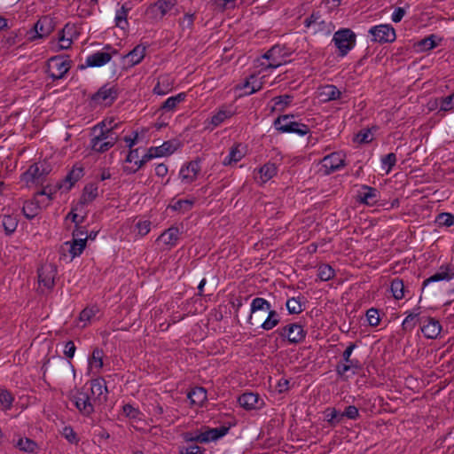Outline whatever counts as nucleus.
<instances>
[{
    "label": "nucleus",
    "instance_id": "obj_1",
    "mask_svg": "<svg viewBox=\"0 0 454 454\" xmlns=\"http://www.w3.org/2000/svg\"><path fill=\"white\" fill-rule=\"evenodd\" d=\"M117 139L113 128L101 121L92 128L90 148L94 153H103L114 147Z\"/></svg>",
    "mask_w": 454,
    "mask_h": 454
},
{
    "label": "nucleus",
    "instance_id": "obj_2",
    "mask_svg": "<svg viewBox=\"0 0 454 454\" xmlns=\"http://www.w3.org/2000/svg\"><path fill=\"white\" fill-rule=\"evenodd\" d=\"M291 56L290 50L285 45L276 44L267 51L262 58L268 61L267 64L262 63L264 70L276 69L289 62Z\"/></svg>",
    "mask_w": 454,
    "mask_h": 454
},
{
    "label": "nucleus",
    "instance_id": "obj_3",
    "mask_svg": "<svg viewBox=\"0 0 454 454\" xmlns=\"http://www.w3.org/2000/svg\"><path fill=\"white\" fill-rule=\"evenodd\" d=\"M80 32L74 23H67L59 32L56 41H51V50L55 52L68 50L72 44L78 39Z\"/></svg>",
    "mask_w": 454,
    "mask_h": 454
},
{
    "label": "nucleus",
    "instance_id": "obj_4",
    "mask_svg": "<svg viewBox=\"0 0 454 454\" xmlns=\"http://www.w3.org/2000/svg\"><path fill=\"white\" fill-rule=\"evenodd\" d=\"M51 171L50 163L45 160L35 162L20 176V180L26 186L30 187L38 184L44 180V177Z\"/></svg>",
    "mask_w": 454,
    "mask_h": 454
},
{
    "label": "nucleus",
    "instance_id": "obj_5",
    "mask_svg": "<svg viewBox=\"0 0 454 454\" xmlns=\"http://www.w3.org/2000/svg\"><path fill=\"white\" fill-rule=\"evenodd\" d=\"M52 200V193L46 188L38 192L33 200H27L23 204L22 211L27 219H33L39 214L41 207H47Z\"/></svg>",
    "mask_w": 454,
    "mask_h": 454
},
{
    "label": "nucleus",
    "instance_id": "obj_6",
    "mask_svg": "<svg viewBox=\"0 0 454 454\" xmlns=\"http://www.w3.org/2000/svg\"><path fill=\"white\" fill-rule=\"evenodd\" d=\"M71 66L72 61L68 56L57 55L48 59L46 72L52 80H59L65 77Z\"/></svg>",
    "mask_w": 454,
    "mask_h": 454
},
{
    "label": "nucleus",
    "instance_id": "obj_7",
    "mask_svg": "<svg viewBox=\"0 0 454 454\" xmlns=\"http://www.w3.org/2000/svg\"><path fill=\"white\" fill-rule=\"evenodd\" d=\"M332 41L338 49L339 56L343 58L356 46V35L349 28H341L334 33Z\"/></svg>",
    "mask_w": 454,
    "mask_h": 454
},
{
    "label": "nucleus",
    "instance_id": "obj_8",
    "mask_svg": "<svg viewBox=\"0 0 454 454\" xmlns=\"http://www.w3.org/2000/svg\"><path fill=\"white\" fill-rule=\"evenodd\" d=\"M305 28L311 34L329 35L334 29V26L331 21L323 19L319 12H312L304 20Z\"/></svg>",
    "mask_w": 454,
    "mask_h": 454
},
{
    "label": "nucleus",
    "instance_id": "obj_9",
    "mask_svg": "<svg viewBox=\"0 0 454 454\" xmlns=\"http://www.w3.org/2000/svg\"><path fill=\"white\" fill-rule=\"evenodd\" d=\"M274 127L282 133H295L299 136H305L309 133L308 125L295 121L294 115H282L274 121Z\"/></svg>",
    "mask_w": 454,
    "mask_h": 454
},
{
    "label": "nucleus",
    "instance_id": "obj_10",
    "mask_svg": "<svg viewBox=\"0 0 454 454\" xmlns=\"http://www.w3.org/2000/svg\"><path fill=\"white\" fill-rule=\"evenodd\" d=\"M73 403L79 412L85 417H90L98 404L90 396L89 391L85 387L78 389L73 395Z\"/></svg>",
    "mask_w": 454,
    "mask_h": 454
},
{
    "label": "nucleus",
    "instance_id": "obj_11",
    "mask_svg": "<svg viewBox=\"0 0 454 454\" xmlns=\"http://www.w3.org/2000/svg\"><path fill=\"white\" fill-rule=\"evenodd\" d=\"M117 51L111 45H106L101 51L93 52L86 57L85 67H101L111 61Z\"/></svg>",
    "mask_w": 454,
    "mask_h": 454
},
{
    "label": "nucleus",
    "instance_id": "obj_12",
    "mask_svg": "<svg viewBox=\"0 0 454 454\" xmlns=\"http://www.w3.org/2000/svg\"><path fill=\"white\" fill-rule=\"evenodd\" d=\"M372 41L379 43H392L396 38L395 28L390 24H380L369 29Z\"/></svg>",
    "mask_w": 454,
    "mask_h": 454
},
{
    "label": "nucleus",
    "instance_id": "obj_13",
    "mask_svg": "<svg viewBox=\"0 0 454 454\" xmlns=\"http://www.w3.org/2000/svg\"><path fill=\"white\" fill-rule=\"evenodd\" d=\"M278 333L281 338L286 339L289 343L297 344L304 340L307 332L302 325L293 323L278 329Z\"/></svg>",
    "mask_w": 454,
    "mask_h": 454
},
{
    "label": "nucleus",
    "instance_id": "obj_14",
    "mask_svg": "<svg viewBox=\"0 0 454 454\" xmlns=\"http://www.w3.org/2000/svg\"><path fill=\"white\" fill-rule=\"evenodd\" d=\"M117 89L114 85L105 84L91 97L95 105L109 106L117 98Z\"/></svg>",
    "mask_w": 454,
    "mask_h": 454
},
{
    "label": "nucleus",
    "instance_id": "obj_15",
    "mask_svg": "<svg viewBox=\"0 0 454 454\" xmlns=\"http://www.w3.org/2000/svg\"><path fill=\"white\" fill-rule=\"evenodd\" d=\"M235 114L231 106H222L205 121V129L212 131Z\"/></svg>",
    "mask_w": 454,
    "mask_h": 454
},
{
    "label": "nucleus",
    "instance_id": "obj_16",
    "mask_svg": "<svg viewBox=\"0 0 454 454\" xmlns=\"http://www.w3.org/2000/svg\"><path fill=\"white\" fill-rule=\"evenodd\" d=\"M181 231L179 228L171 226L164 231L155 240L161 250H170L175 247L179 241Z\"/></svg>",
    "mask_w": 454,
    "mask_h": 454
},
{
    "label": "nucleus",
    "instance_id": "obj_17",
    "mask_svg": "<svg viewBox=\"0 0 454 454\" xmlns=\"http://www.w3.org/2000/svg\"><path fill=\"white\" fill-rule=\"evenodd\" d=\"M176 5V0H158L146 7L145 14L153 20L162 19Z\"/></svg>",
    "mask_w": 454,
    "mask_h": 454
},
{
    "label": "nucleus",
    "instance_id": "obj_18",
    "mask_svg": "<svg viewBox=\"0 0 454 454\" xmlns=\"http://www.w3.org/2000/svg\"><path fill=\"white\" fill-rule=\"evenodd\" d=\"M90 388L86 391H89L93 401H96L98 405L102 404L106 400L108 394L105 379L97 377L90 381Z\"/></svg>",
    "mask_w": 454,
    "mask_h": 454
},
{
    "label": "nucleus",
    "instance_id": "obj_19",
    "mask_svg": "<svg viewBox=\"0 0 454 454\" xmlns=\"http://www.w3.org/2000/svg\"><path fill=\"white\" fill-rule=\"evenodd\" d=\"M380 199V192L374 187L363 184L357 192L356 200L359 203L373 207Z\"/></svg>",
    "mask_w": 454,
    "mask_h": 454
},
{
    "label": "nucleus",
    "instance_id": "obj_20",
    "mask_svg": "<svg viewBox=\"0 0 454 454\" xmlns=\"http://www.w3.org/2000/svg\"><path fill=\"white\" fill-rule=\"evenodd\" d=\"M139 150V148L130 150L127 154L122 168L126 174L136 173L147 161L145 160V154L140 157Z\"/></svg>",
    "mask_w": 454,
    "mask_h": 454
},
{
    "label": "nucleus",
    "instance_id": "obj_21",
    "mask_svg": "<svg viewBox=\"0 0 454 454\" xmlns=\"http://www.w3.org/2000/svg\"><path fill=\"white\" fill-rule=\"evenodd\" d=\"M57 268L53 264H44L38 270V282L47 290H51L55 286Z\"/></svg>",
    "mask_w": 454,
    "mask_h": 454
},
{
    "label": "nucleus",
    "instance_id": "obj_22",
    "mask_svg": "<svg viewBox=\"0 0 454 454\" xmlns=\"http://www.w3.org/2000/svg\"><path fill=\"white\" fill-rule=\"evenodd\" d=\"M454 278V264L444 263L441 265L438 270L429 278L424 280L423 286L439 282V281H450Z\"/></svg>",
    "mask_w": 454,
    "mask_h": 454
},
{
    "label": "nucleus",
    "instance_id": "obj_23",
    "mask_svg": "<svg viewBox=\"0 0 454 454\" xmlns=\"http://www.w3.org/2000/svg\"><path fill=\"white\" fill-rule=\"evenodd\" d=\"M239 404L247 411L261 410L265 406L264 400L253 392H246L238 399Z\"/></svg>",
    "mask_w": 454,
    "mask_h": 454
},
{
    "label": "nucleus",
    "instance_id": "obj_24",
    "mask_svg": "<svg viewBox=\"0 0 454 454\" xmlns=\"http://www.w3.org/2000/svg\"><path fill=\"white\" fill-rule=\"evenodd\" d=\"M264 76L250 75L243 83L236 86L237 90L242 91L240 96H248L259 91L264 83Z\"/></svg>",
    "mask_w": 454,
    "mask_h": 454
},
{
    "label": "nucleus",
    "instance_id": "obj_25",
    "mask_svg": "<svg viewBox=\"0 0 454 454\" xmlns=\"http://www.w3.org/2000/svg\"><path fill=\"white\" fill-rule=\"evenodd\" d=\"M420 330L427 339H436L442 331L441 323L434 317H422Z\"/></svg>",
    "mask_w": 454,
    "mask_h": 454
},
{
    "label": "nucleus",
    "instance_id": "obj_26",
    "mask_svg": "<svg viewBox=\"0 0 454 454\" xmlns=\"http://www.w3.org/2000/svg\"><path fill=\"white\" fill-rule=\"evenodd\" d=\"M345 165V155L341 152H335L326 155L322 160V167L326 174L334 172Z\"/></svg>",
    "mask_w": 454,
    "mask_h": 454
},
{
    "label": "nucleus",
    "instance_id": "obj_27",
    "mask_svg": "<svg viewBox=\"0 0 454 454\" xmlns=\"http://www.w3.org/2000/svg\"><path fill=\"white\" fill-rule=\"evenodd\" d=\"M105 353L103 349L95 348L88 357L87 374L98 375L104 367Z\"/></svg>",
    "mask_w": 454,
    "mask_h": 454
},
{
    "label": "nucleus",
    "instance_id": "obj_28",
    "mask_svg": "<svg viewBox=\"0 0 454 454\" xmlns=\"http://www.w3.org/2000/svg\"><path fill=\"white\" fill-rule=\"evenodd\" d=\"M132 6L133 4L126 1L122 4L118 3V7L116 8L114 14V24L121 30L126 31L129 27L128 16Z\"/></svg>",
    "mask_w": 454,
    "mask_h": 454
},
{
    "label": "nucleus",
    "instance_id": "obj_29",
    "mask_svg": "<svg viewBox=\"0 0 454 454\" xmlns=\"http://www.w3.org/2000/svg\"><path fill=\"white\" fill-rule=\"evenodd\" d=\"M199 431L200 438L198 440L200 441V443H208L211 442H215L226 435L229 428L226 427H220L215 428L205 427Z\"/></svg>",
    "mask_w": 454,
    "mask_h": 454
},
{
    "label": "nucleus",
    "instance_id": "obj_30",
    "mask_svg": "<svg viewBox=\"0 0 454 454\" xmlns=\"http://www.w3.org/2000/svg\"><path fill=\"white\" fill-rule=\"evenodd\" d=\"M200 171V161H191L186 166L181 168L179 171V177L183 184H190L197 179Z\"/></svg>",
    "mask_w": 454,
    "mask_h": 454
},
{
    "label": "nucleus",
    "instance_id": "obj_31",
    "mask_svg": "<svg viewBox=\"0 0 454 454\" xmlns=\"http://www.w3.org/2000/svg\"><path fill=\"white\" fill-rule=\"evenodd\" d=\"M54 29L52 20L48 17L39 19L34 26L35 35L32 41L49 36Z\"/></svg>",
    "mask_w": 454,
    "mask_h": 454
},
{
    "label": "nucleus",
    "instance_id": "obj_32",
    "mask_svg": "<svg viewBox=\"0 0 454 454\" xmlns=\"http://www.w3.org/2000/svg\"><path fill=\"white\" fill-rule=\"evenodd\" d=\"M175 79L168 74H161L158 77L157 82L153 89V92L158 96H165L174 89Z\"/></svg>",
    "mask_w": 454,
    "mask_h": 454
},
{
    "label": "nucleus",
    "instance_id": "obj_33",
    "mask_svg": "<svg viewBox=\"0 0 454 454\" xmlns=\"http://www.w3.org/2000/svg\"><path fill=\"white\" fill-rule=\"evenodd\" d=\"M421 308L416 307L404 312L405 317L402 322V328L404 332H411L421 321Z\"/></svg>",
    "mask_w": 454,
    "mask_h": 454
},
{
    "label": "nucleus",
    "instance_id": "obj_34",
    "mask_svg": "<svg viewBox=\"0 0 454 454\" xmlns=\"http://www.w3.org/2000/svg\"><path fill=\"white\" fill-rule=\"evenodd\" d=\"M271 309L270 303L265 300L264 298L256 297L253 299L250 305V315L247 319V323L251 325H255L260 323V321H255L254 317V314L258 311H265L268 312Z\"/></svg>",
    "mask_w": 454,
    "mask_h": 454
},
{
    "label": "nucleus",
    "instance_id": "obj_35",
    "mask_svg": "<svg viewBox=\"0 0 454 454\" xmlns=\"http://www.w3.org/2000/svg\"><path fill=\"white\" fill-rule=\"evenodd\" d=\"M246 154L245 147L241 144L233 145L229 153L223 160L224 166H230L241 160Z\"/></svg>",
    "mask_w": 454,
    "mask_h": 454
},
{
    "label": "nucleus",
    "instance_id": "obj_36",
    "mask_svg": "<svg viewBox=\"0 0 454 454\" xmlns=\"http://www.w3.org/2000/svg\"><path fill=\"white\" fill-rule=\"evenodd\" d=\"M441 39L435 35H430L414 43V49L417 52H425L439 45Z\"/></svg>",
    "mask_w": 454,
    "mask_h": 454
},
{
    "label": "nucleus",
    "instance_id": "obj_37",
    "mask_svg": "<svg viewBox=\"0 0 454 454\" xmlns=\"http://www.w3.org/2000/svg\"><path fill=\"white\" fill-rule=\"evenodd\" d=\"M277 174V167L274 163L268 162L258 168L255 179L265 184Z\"/></svg>",
    "mask_w": 454,
    "mask_h": 454
},
{
    "label": "nucleus",
    "instance_id": "obj_38",
    "mask_svg": "<svg viewBox=\"0 0 454 454\" xmlns=\"http://www.w3.org/2000/svg\"><path fill=\"white\" fill-rule=\"evenodd\" d=\"M87 240L88 237H85L75 238L69 242H66V245L69 246V253L72 259L78 257L82 254L83 250L86 247Z\"/></svg>",
    "mask_w": 454,
    "mask_h": 454
},
{
    "label": "nucleus",
    "instance_id": "obj_39",
    "mask_svg": "<svg viewBox=\"0 0 454 454\" xmlns=\"http://www.w3.org/2000/svg\"><path fill=\"white\" fill-rule=\"evenodd\" d=\"M186 98L185 92H180L175 96L168 98L161 105L160 111L168 113L174 112L178 104L184 102Z\"/></svg>",
    "mask_w": 454,
    "mask_h": 454
},
{
    "label": "nucleus",
    "instance_id": "obj_40",
    "mask_svg": "<svg viewBox=\"0 0 454 454\" xmlns=\"http://www.w3.org/2000/svg\"><path fill=\"white\" fill-rule=\"evenodd\" d=\"M145 51V46L138 44L125 56V60L130 66L137 65L144 59Z\"/></svg>",
    "mask_w": 454,
    "mask_h": 454
},
{
    "label": "nucleus",
    "instance_id": "obj_41",
    "mask_svg": "<svg viewBox=\"0 0 454 454\" xmlns=\"http://www.w3.org/2000/svg\"><path fill=\"white\" fill-rule=\"evenodd\" d=\"M188 398L192 404L202 406L207 399V391L204 387H197L188 393Z\"/></svg>",
    "mask_w": 454,
    "mask_h": 454
},
{
    "label": "nucleus",
    "instance_id": "obj_42",
    "mask_svg": "<svg viewBox=\"0 0 454 454\" xmlns=\"http://www.w3.org/2000/svg\"><path fill=\"white\" fill-rule=\"evenodd\" d=\"M14 446L20 451L27 453H36L38 450L37 443L29 438L20 437L17 441H13Z\"/></svg>",
    "mask_w": 454,
    "mask_h": 454
},
{
    "label": "nucleus",
    "instance_id": "obj_43",
    "mask_svg": "<svg viewBox=\"0 0 454 454\" xmlns=\"http://www.w3.org/2000/svg\"><path fill=\"white\" fill-rule=\"evenodd\" d=\"M340 90L333 84L323 86L320 89L319 96L323 101L336 100L340 97Z\"/></svg>",
    "mask_w": 454,
    "mask_h": 454
},
{
    "label": "nucleus",
    "instance_id": "obj_44",
    "mask_svg": "<svg viewBox=\"0 0 454 454\" xmlns=\"http://www.w3.org/2000/svg\"><path fill=\"white\" fill-rule=\"evenodd\" d=\"M279 322V314L276 310L270 309L268 311L266 319L260 324V327L265 331H270L276 327Z\"/></svg>",
    "mask_w": 454,
    "mask_h": 454
},
{
    "label": "nucleus",
    "instance_id": "obj_45",
    "mask_svg": "<svg viewBox=\"0 0 454 454\" xmlns=\"http://www.w3.org/2000/svg\"><path fill=\"white\" fill-rule=\"evenodd\" d=\"M434 106L439 107L440 111L442 112H453L454 111V92L446 96L436 98L434 100Z\"/></svg>",
    "mask_w": 454,
    "mask_h": 454
},
{
    "label": "nucleus",
    "instance_id": "obj_46",
    "mask_svg": "<svg viewBox=\"0 0 454 454\" xmlns=\"http://www.w3.org/2000/svg\"><path fill=\"white\" fill-rule=\"evenodd\" d=\"M15 401L14 395L6 388H0V407L4 411L12 410Z\"/></svg>",
    "mask_w": 454,
    "mask_h": 454
},
{
    "label": "nucleus",
    "instance_id": "obj_47",
    "mask_svg": "<svg viewBox=\"0 0 454 454\" xmlns=\"http://www.w3.org/2000/svg\"><path fill=\"white\" fill-rule=\"evenodd\" d=\"M152 227V222L148 219L139 218L134 225V232L138 238L146 236Z\"/></svg>",
    "mask_w": 454,
    "mask_h": 454
},
{
    "label": "nucleus",
    "instance_id": "obj_48",
    "mask_svg": "<svg viewBox=\"0 0 454 454\" xmlns=\"http://www.w3.org/2000/svg\"><path fill=\"white\" fill-rule=\"evenodd\" d=\"M98 309L97 307H87L85 308L79 316V322L82 323L80 325L82 328L86 327L89 324H90L93 317H95Z\"/></svg>",
    "mask_w": 454,
    "mask_h": 454
},
{
    "label": "nucleus",
    "instance_id": "obj_49",
    "mask_svg": "<svg viewBox=\"0 0 454 454\" xmlns=\"http://www.w3.org/2000/svg\"><path fill=\"white\" fill-rule=\"evenodd\" d=\"M390 291L395 300H402L404 298L403 281L399 278H394L390 283Z\"/></svg>",
    "mask_w": 454,
    "mask_h": 454
},
{
    "label": "nucleus",
    "instance_id": "obj_50",
    "mask_svg": "<svg viewBox=\"0 0 454 454\" xmlns=\"http://www.w3.org/2000/svg\"><path fill=\"white\" fill-rule=\"evenodd\" d=\"M396 161L397 158L394 153H387L380 160L381 169L385 171L386 175H388L392 171V168L395 165Z\"/></svg>",
    "mask_w": 454,
    "mask_h": 454
},
{
    "label": "nucleus",
    "instance_id": "obj_51",
    "mask_svg": "<svg viewBox=\"0 0 454 454\" xmlns=\"http://www.w3.org/2000/svg\"><path fill=\"white\" fill-rule=\"evenodd\" d=\"M435 223L439 227H450L454 225V215L443 212L435 217Z\"/></svg>",
    "mask_w": 454,
    "mask_h": 454
},
{
    "label": "nucleus",
    "instance_id": "obj_52",
    "mask_svg": "<svg viewBox=\"0 0 454 454\" xmlns=\"http://www.w3.org/2000/svg\"><path fill=\"white\" fill-rule=\"evenodd\" d=\"M335 276L334 270L329 264H322L317 269V277L321 281H328Z\"/></svg>",
    "mask_w": 454,
    "mask_h": 454
},
{
    "label": "nucleus",
    "instance_id": "obj_53",
    "mask_svg": "<svg viewBox=\"0 0 454 454\" xmlns=\"http://www.w3.org/2000/svg\"><path fill=\"white\" fill-rule=\"evenodd\" d=\"M82 176L83 168L80 164H75L67 174L66 180L69 182L70 185L72 186L74 183L81 179Z\"/></svg>",
    "mask_w": 454,
    "mask_h": 454
},
{
    "label": "nucleus",
    "instance_id": "obj_54",
    "mask_svg": "<svg viewBox=\"0 0 454 454\" xmlns=\"http://www.w3.org/2000/svg\"><path fill=\"white\" fill-rule=\"evenodd\" d=\"M2 226L7 235L15 231L18 226V221L11 215H4L2 219Z\"/></svg>",
    "mask_w": 454,
    "mask_h": 454
},
{
    "label": "nucleus",
    "instance_id": "obj_55",
    "mask_svg": "<svg viewBox=\"0 0 454 454\" xmlns=\"http://www.w3.org/2000/svg\"><path fill=\"white\" fill-rule=\"evenodd\" d=\"M286 306L290 314H299L303 310V306L298 298L288 299Z\"/></svg>",
    "mask_w": 454,
    "mask_h": 454
},
{
    "label": "nucleus",
    "instance_id": "obj_56",
    "mask_svg": "<svg viewBox=\"0 0 454 454\" xmlns=\"http://www.w3.org/2000/svg\"><path fill=\"white\" fill-rule=\"evenodd\" d=\"M366 321L370 326H378L380 323V312L375 308H371L366 311Z\"/></svg>",
    "mask_w": 454,
    "mask_h": 454
},
{
    "label": "nucleus",
    "instance_id": "obj_57",
    "mask_svg": "<svg viewBox=\"0 0 454 454\" xmlns=\"http://www.w3.org/2000/svg\"><path fill=\"white\" fill-rule=\"evenodd\" d=\"M194 200H178L172 205V208L176 211L185 213L192 209Z\"/></svg>",
    "mask_w": 454,
    "mask_h": 454
},
{
    "label": "nucleus",
    "instance_id": "obj_58",
    "mask_svg": "<svg viewBox=\"0 0 454 454\" xmlns=\"http://www.w3.org/2000/svg\"><path fill=\"white\" fill-rule=\"evenodd\" d=\"M325 418L331 425H336L340 422L341 414L335 408H328L325 411Z\"/></svg>",
    "mask_w": 454,
    "mask_h": 454
},
{
    "label": "nucleus",
    "instance_id": "obj_59",
    "mask_svg": "<svg viewBox=\"0 0 454 454\" xmlns=\"http://www.w3.org/2000/svg\"><path fill=\"white\" fill-rule=\"evenodd\" d=\"M98 196V187L94 184H90L85 186L82 193V200L84 202H89L93 200Z\"/></svg>",
    "mask_w": 454,
    "mask_h": 454
},
{
    "label": "nucleus",
    "instance_id": "obj_60",
    "mask_svg": "<svg viewBox=\"0 0 454 454\" xmlns=\"http://www.w3.org/2000/svg\"><path fill=\"white\" fill-rule=\"evenodd\" d=\"M195 20L194 13H185L180 20L179 25L182 30L192 29Z\"/></svg>",
    "mask_w": 454,
    "mask_h": 454
},
{
    "label": "nucleus",
    "instance_id": "obj_61",
    "mask_svg": "<svg viewBox=\"0 0 454 454\" xmlns=\"http://www.w3.org/2000/svg\"><path fill=\"white\" fill-rule=\"evenodd\" d=\"M159 147L162 156L170 155L176 150V145L171 141H166Z\"/></svg>",
    "mask_w": 454,
    "mask_h": 454
},
{
    "label": "nucleus",
    "instance_id": "obj_62",
    "mask_svg": "<svg viewBox=\"0 0 454 454\" xmlns=\"http://www.w3.org/2000/svg\"><path fill=\"white\" fill-rule=\"evenodd\" d=\"M62 435L70 442V443H77L78 438L71 427H65L62 431Z\"/></svg>",
    "mask_w": 454,
    "mask_h": 454
},
{
    "label": "nucleus",
    "instance_id": "obj_63",
    "mask_svg": "<svg viewBox=\"0 0 454 454\" xmlns=\"http://www.w3.org/2000/svg\"><path fill=\"white\" fill-rule=\"evenodd\" d=\"M180 454H204V450L198 445L182 447L179 450Z\"/></svg>",
    "mask_w": 454,
    "mask_h": 454
},
{
    "label": "nucleus",
    "instance_id": "obj_64",
    "mask_svg": "<svg viewBox=\"0 0 454 454\" xmlns=\"http://www.w3.org/2000/svg\"><path fill=\"white\" fill-rule=\"evenodd\" d=\"M123 413L130 419H137L140 411L131 404H125L122 407Z\"/></svg>",
    "mask_w": 454,
    "mask_h": 454
}]
</instances>
